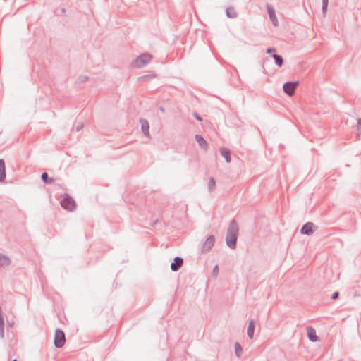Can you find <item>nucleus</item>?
<instances>
[{
	"label": "nucleus",
	"instance_id": "obj_1",
	"mask_svg": "<svg viewBox=\"0 0 361 361\" xmlns=\"http://www.w3.org/2000/svg\"><path fill=\"white\" fill-rule=\"evenodd\" d=\"M239 227L235 219L231 220L226 231V243L231 249L236 247Z\"/></svg>",
	"mask_w": 361,
	"mask_h": 361
},
{
	"label": "nucleus",
	"instance_id": "obj_2",
	"mask_svg": "<svg viewBox=\"0 0 361 361\" xmlns=\"http://www.w3.org/2000/svg\"><path fill=\"white\" fill-rule=\"evenodd\" d=\"M152 59V55L148 53H145L137 56L133 61V66L140 68L145 66Z\"/></svg>",
	"mask_w": 361,
	"mask_h": 361
},
{
	"label": "nucleus",
	"instance_id": "obj_3",
	"mask_svg": "<svg viewBox=\"0 0 361 361\" xmlns=\"http://www.w3.org/2000/svg\"><path fill=\"white\" fill-rule=\"evenodd\" d=\"M54 342L56 348H60L64 345L66 336L64 332L61 329H57L56 330Z\"/></svg>",
	"mask_w": 361,
	"mask_h": 361
},
{
	"label": "nucleus",
	"instance_id": "obj_4",
	"mask_svg": "<svg viewBox=\"0 0 361 361\" xmlns=\"http://www.w3.org/2000/svg\"><path fill=\"white\" fill-rule=\"evenodd\" d=\"M61 207L68 211H73L75 208V202L68 194H65L63 198L61 201Z\"/></svg>",
	"mask_w": 361,
	"mask_h": 361
},
{
	"label": "nucleus",
	"instance_id": "obj_5",
	"mask_svg": "<svg viewBox=\"0 0 361 361\" xmlns=\"http://www.w3.org/2000/svg\"><path fill=\"white\" fill-rule=\"evenodd\" d=\"M298 85V81L286 82L283 85V91L288 96H292L294 94L295 89Z\"/></svg>",
	"mask_w": 361,
	"mask_h": 361
},
{
	"label": "nucleus",
	"instance_id": "obj_6",
	"mask_svg": "<svg viewBox=\"0 0 361 361\" xmlns=\"http://www.w3.org/2000/svg\"><path fill=\"white\" fill-rule=\"evenodd\" d=\"M215 243V237L214 235H209L201 246V252H204L209 251Z\"/></svg>",
	"mask_w": 361,
	"mask_h": 361
},
{
	"label": "nucleus",
	"instance_id": "obj_7",
	"mask_svg": "<svg viewBox=\"0 0 361 361\" xmlns=\"http://www.w3.org/2000/svg\"><path fill=\"white\" fill-rule=\"evenodd\" d=\"M314 224L312 222L305 223L301 228L300 233L304 235H310L313 233Z\"/></svg>",
	"mask_w": 361,
	"mask_h": 361
},
{
	"label": "nucleus",
	"instance_id": "obj_8",
	"mask_svg": "<svg viewBox=\"0 0 361 361\" xmlns=\"http://www.w3.org/2000/svg\"><path fill=\"white\" fill-rule=\"evenodd\" d=\"M183 264V259L180 257H176L173 262L171 264V269L173 271H177Z\"/></svg>",
	"mask_w": 361,
	"mask_h": 361
},
{
	"label": "nucleus",
	"instance_id": "obj_9",
	"mask_svg": "<svg viewBox=\"0 0 361 361\" xmlns=\"http://www.w3.org/2000/svg\"><path fill=\"white\" fill-rule=\"evenodd\" d=\"M307 336L309 340L312 342L319 341V337L317 335L316 330L312 326L307 327Z\"/></svg>",
	"mask_w": 361,
	"mask_h": 361
},
{
	"label": "nucleus",
	"instance_id": "obj_10",
	"mask_svg": "<svg viewBox=\"0 0 361 361\" xmlns=\"http://www.w3.org/2000/svg\"><path fill=\"white\" fill-rule=\"evenodd\" d=\"M140 123L141 125V130H142L143 134L145 135V136L149 137V125L147 120H146L145 118H140Z\"/></svg>",
	"mask_w": 361,
	"mask_h": 361
},
{
	"label": "nucleus",
	"instance_id": "obj_11",
	"mask_svg": "<svg viewBox=\"0 0 361 361\" xmlns=\"http://www.w3.org/2000/svg\"><path fill=\"white\" fill-rule=\"evenodd\" d=\"M195 140L199 144L200 147L207 151L208 148V143L204 139V137L201 135H195Z\"/></svg>",
	"mask_w": 361,
	"mask_h": 361
},
{
	"label": "nucleus",
	"instance_id": "obj_12",
	"mask_svg": "<svg viewBox=\"0 0 361 361\" xmlns=\"http://www.w3.org/2000/svg\"><path fill=\"white\" fill-rule=\"evenodd\" d=\"M267 12L269 16V18L274 25H277V18L275 13V11L270 6H267Z\"/></svg>",
	"mask_w": 361,
	"mask_h": 361
},
{
	"label": "nucleus",
	"instance_id": "obj_13",
	"mask_svg": "<svg viewBox=\"0 0 361 361\" xmlns=\"http://www.w3.org/2000/svg\"><path fill=\"white\" fill-rule=\"evenodd\" d=\"M220 153L221 155L225 159L227 163H230L231 161V151L226 148V147H221L220 149Z\"/></svg>",
	"mask_w": 361,
	"mask_h": 361
},
{
	"label": "nucleus",
	"instance_id": "obj_14",
	"mask_svg": "<svg viewBox=\"0 0 361 361\" xmlns=\"http://www.w3.org/2000/svg\"><path fill=\"white\" fill-rule=\"evenodd\" d=\"M226 14L228 18H235L238 17V13L233 6L228 7L226 9Z\"/></svg>",
	"mask_w": 361,
	"mask_h": 361
},
{
	"label": "nucleus",
	"instance_id": "obj_15",
	"mask_svg": "<svg viewBox=\"0 0 361 361\" xmlns=\"http://www.w3.org/2000/svg\"><path fill=\"white\" fill-rule=\"evenodd\" d=\"M6 178V166L4 159H0V182H2Z\"/></svg>",
	"mask_w": 361,
	"mask_h": 361
},
{
	"label": "nucleus",
	"instance_id": "obj_16",
	"mask_svg": "<svg viewBox=\"0 0 361 361\" xmlns=\"http://www.w3.org/2000/svg\"><path fill=\"white\" fill-rule=\"evenodd\" d=\"M255 322L253 319H251L249 322L248 327H247V336L248 337L252 339L254 336V331H255Z\"/></svg>",
	"mask_w": 361,
	"mask_h": 361
},
{
	"label": "nucleus",
	"instance_id": "obj_17",
	"mask_svg": "<svg viewBox=\"0 0 361 361\" xmlns=\"http://www.w3.org/2000/svg\"><path fill=\"white\" fill-rule=\"evenodd\" d=\"M11 263V259L7 256L0 253V266L6 267L10 265Z\"/></svg>",
	"mask_w": 361,
	"mask_h": 361
},
{
	"label": "nucleus",
	"instance_id": "obj_18",
	"mask_svg": "<svg viewBox=\"0 0 361 361\" xmlns=\"http://www.w3.org/2000/svg\"><path fill=\"white\" fill-rule=\"evenodd\" d=\"M41 178L45 184H51L54 182V179L53 178H49L47 172L42 173Z\"/></svg>",
	"mask_w": 361,
	"mask_h": 361
},
{
	"label": "nucleus",
	"instance_id": "obj_19",
	"mask_svg": "<svg viewBox=\"0 0 361 361\" xmlns=\"http://www.w3.org/2000/svg\"><path fill=\"white\" fill-rule=\"evenodd\" d=\"M272 58L274 59L276 64L279 67H281L283 65L284 61L281 56L279 54H273Z\"/></svg>",
	"mask_w": 361,
	"mask_h": 361
},
{
	"label": "nucleus",
	"instance_id": "obj_20",
	"mask_svg": "<svg viewBox=\"0 0 361 361\" xmlns=\"http://www.w3.org/2000/svg\"><path fill=\"white\" fill-rule=\"evenodd\" d=\"M242 353H243V348L241 347V345H240L239 343L236 342L235 343V355L238 357H240L242 355Z\"/></svg>",
	"mask_w": 361,
	"mask_h": 361
},
{
	"label": "nucleus",
	"instance_id": "obj_21",
	"mask_svg": "<svg viewBox=\"0 0 361 361\" xmlns=\"http://www.w3.org/2000/svg\"><path fill=\"white\" fill-rule=\"evenodd\" d=\"M216 187V181L213 177H211L208 182V189L209 191H214Z\"/></svg>",
	"mask_w": 361,
	"mask_h": 361
},
{
	"label": "nucleus",
	"instance_id": "obj_22",
	"mask_svg": "<svg viewBox=\"0 0 361 361\" xmlns=\"http://www.w3.org/2000/svg\"><path fill=\"white\" fill-rule=\"evenodd\" d=\"M66 13V8L63 7H59L55 10V14L56 16H63Z\"/></svg>",
	"mask_w": 361,
	"mask_h": 361
},
{
	"label": "nucleus",
	"instance_id": "obj_23",
	"mask_svg": "<svg viewBox=\"0 0 361 361\" xmlns=\"http://www.w3.org/2000/svg\"><path fill=\"white\" fill-rule=\"evenodd\" d=\"M88 76L87 75H79L77 78V80H76V82L77 83H83L85 82V81H87L88 80Z\"/></svg>",
	"mask_w": 361,
	"mask_h": 361
},
{
	"label": "nucleus",
	"instance_id": "obj_24",
	"mask_svg": "<svg viewBox=\"0 0 361 361\" xmlns=\"http://www.w3.org/2000/svg\"><path fill=\"white\" fill-rule=\"evenodd\" d=\"M329 0H322V10L324 14H326L327 11Z\"/></svg>",
	"mask_w": 361,
	"mask_h": 361
},
{
	"label": "nucleus",
	"instance_id": "obj_25",
	"mask_svg": "<svg viewBox=\"0 0 361 361\" xmlns=\"http://www.w3.org/2000/svg\"><path fill=\"white\" fill-rule=\"evenodd\" d=\"M6 324H7V326H6L7 331H9L10 329H13V325H14V322L13 320L10 321V320L7 319Z\"/></svg>",
	"mask_w": 361,
	"mask_h": 361
},
{
	"label": "nucleus",
	"instance_id": "obj_26",
	"mask_svg": "<svg viewBox=\"0 0 361 361\" xmlns=\"http://www.w3.org/2000/svg\"><path fill=\"white\" fill-rule=\"evenodd\" d=\"M357 136L360 137L361 135V118L357 119Z\"/></svg>",
	"mask_w": 361,
	"mask_h": 361
},
{
	"label": "nucleus",
	"instance_id": "obj_27",
	"mask_svg": "<svg viewBox=\"0 0 361 361\" xmlns=\"http://www.w3.org/2000/svg\"><path fill=\"white\" fill-rule=\"evenodd\" d=\"M339 296V292L338 291H336L334 292L332 295H331V299L333 300H336V298H338V297Z\"/></svg>",
	"mask_w": 361,
	"mask_h": 361
},
{
	"label": "nucleus",
	"instance_id": "obj_28",
	"mask_svg": "<svg viewBox=\"0 0 361 361\" xmlns=\"http://www.w3.org/2000/svg\"><path fill=\"white\" fill-rule=\"evenodd\" d=\"M276 51V49L275 48H273V47H269L267 49V54H271V53H274Z\"/></svg>",
	"mask_w": 361,
	"mask_h": 361
},
{
	"label": "nucleus",
	"instance_id": "obj_29",
	"mask_svg": "<svg viewBox=\"0 0 361 361\" xmlns=\"http://www.w3.org/2000/svg\"><path fill=\"white\" fill-rule=\"evenodd\" d=\"M218 271H219V267H218V265H215L213 269V271H212L213 274L216 275L218 274Z\"/></svg>",
	"mask_w": 361,
	"mask_h": 361
},
{
	"label": "nucleus",
	"instance_id": "obj_30",
	"mask_svg": "<svg viewBox=\"0 0 361 361\" xmlns=\"http://www.w3.org/2000/svg\"><path fill=\"white\" fill-rule=\"evenodd\" d=\"M193 115H194L195 118L197 120H198V121H201L202 120V117H201V116H200L197 113L194 112Z\"/></svg>",
	"mask_w": 361,
	"mask_h": 361
},
{
	"label": "nucleus",
	"instance_id": "obj_31",
	"mask_svg": "<svg viewBox=\"0 0 361 361\" xmlns=\"http://www.w3.org/2000/svg\"><path fill=\"white\" fill-rule=\"evenodd\" d=\"M82 128V125H79L76 127V130L80 131Z\"/></svg>",
	"mask_w": 361,
	"mask_h": 361
},
{
	"label": "nucleus",
	"instance_id": "obj_32",
	"mask_svg": "<svg viewBox=\"0 0 361 361\" xmlns=\"http://www.w3.org/2000/svg\"><path fill=\"white\" fill-rule=\"evenodd\" d=\"M159 109L161 111L164 112V107H163V106H160V107L159 108Z\"/></svg>",
	"mask_w": 361,
	"mask_h": 361
},
{
	"label": "nucleus",
	"instance_id": "obj_33",
	"mask_svg": "<svg viewBox=\"0 0 361 361\" xmlns=\"http://www.w3.org/2000/svg\"><path fill=\"white\" fill-rule=\"evenodd\" d=\"M12 361H17V360H16V359H14V360H13Z\"/></svg>",
	"mask_w": 361,
	"mask_h": 361
}]
</instances>
